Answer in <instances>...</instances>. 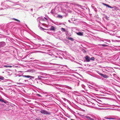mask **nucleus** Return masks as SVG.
<instances>
[{
    "label": "nucleus",
    "instance_id": "nucleus-1",
    "mask_svg": "<svg viewBox=\"0 0 120 120\" xmlns=\"http://www.w3.org/2000/svg\"><path fill=\"white\" fill-rule=\"evenodd\" d=\"M14 25L12 24V22L8 23L6 25H1L0 26V29L3 31L7 32L8 31V29H11L13 27Z\"/></svg>",
    "mask_w": 120,
    "mask_h": 120
},
{
    "label": "nucleus",
    "instance_id": "nucleus-2",
    "mask_svg": "<svg viewBox=\"0 0 120 120\" xmlns=\"http://www.w3.org/2000/svg\"><path fill=\"white\" fill-rule=\"evenodd\" d=\"M39 73L40 75H38V78L36 79L48 82L49 77L45 76L46 75V74L42 73Z\"/></svg>",
    "mask_w": 120,
    "mask_h": 120
},
{
    "label": "nucleus",
    "instance_id": "nucleus-3",
    "mask_svg": "<svg viewBox=\"0 0 120 120\" xmlns=\"http://www.w3.org/2000/svg\"><path fill=\"white\" fill-rule=\"evenodd\" d=\"M88 87L90 88L93 89L94 91H100V88L98 86H92L89 85L88 86Z\"/></svg>",
    "mask_w": 120,
    "mask_h": 120
},
{
    "label": "nucleus",
    "instance_id": "nucleus-4",
    "mask_svg": "<svg viewBox=\"0 0 120 120\" xmlns=\"http://www.w3.org/2000/svg\"><path fill=\"white\" fill-rule=\"evenodd\" d=\"M10 2H12L14 4H16L19 3V2L18 1L16 3H15L9 0H7L4 1V2H2L1 4V6H3L4 5H6V6L8 5H11Z\"/></svg>",
    "mask_w": 120,
    "mask_h": 120
},
{
    "label": "nucleus",
    "instance_id": "nucleus-5",
    "mask_svg": "<svg viewBox=\"0 0 120 120\" xmlns=\"http://www.w3.org/2000/svg\"><path fill=\"white\" fill-rule=\"evenodd\" d=\"M59 87L60 88H59L60 90H61L62 91H63V90H65V88L71 90L72 89V88L71 87L68 86L64 85H59Z\"/></svg>",
    "mask_w": 120,
    "mask_h": 120
},
{
    "label": "nucleus",
    "instance_id": "nucleus-6",
    "mask_svg": "<svg viewBox=\"0 0 120 120\" xmlns=\"http://www.w3.org/2000/svg\"><path fill=\"white\" fill-rule=\"evenodd\" d=\"M40 112L41 113L44 115H50L51 114L50 112L43 109L41 110Z\"/></svg>",
    "mask_w": 120,
    "mask_h": 120
},
{
    "label": "nucleus",
    "instance_id": "nucleus-7",
    "mask_svg": "<svg viewBox=\"0 0 120 120\" xmlns=\"http://www.w3.org/2000/svg\"><path fill=\"white\" fill-rule=\"evenodd\" d=\"M6 45L4 41L0 42V49H2L1 50L3 49V48H1V47H4Z\"/></svg>",
    "mask_w": 120,
    "mask_h": 120
},
{
    "label": "nucleus",
    "instance_id": "nucleus-8",
    "mask_svg": "<svg viewBox=\"0 0 120 120\" xmlns=\"http://www.w3.org/2000/svg\"><path fill=\"white\" fill-rule=\"evenodd\" d=\"M83 116H84V117H85L88 120H98V119H96L95 118H90L89 116H86L84 115H83Z\"/></svg>",
    "mask_w": 120,
    "mask_h": 120
},
{
    "label": "nucleus",
    "instance_id": "nucleus-9",
    "mask_svg": "<svg viewBox=\"0 0 120 120\" xmlns=\"http://www.w3.org/2000/svg\"><path fill=\"white\" fill-rule=\"evenodd\" d=\"M19 77L22 76V77H26V78H30L31 79H32V78H33V79L34 78V77L32 76H30V75H19Z\"/></svg>",
    "mask_w": 120,
    "mask_h": 120
},
{
    "label": "nucleus",
    "instance_id": "nucleus-10",
    "mask_svg": "<svg viewBox=\"0 0 120 120\" xmlns=\"http://www.w3.org/2000/svg\"><path fill=\"white\" fill-rule=\"evenodd\" d=\"M0 101L2 103L4 102L5 104H7L8 103V102L7 101H5L3 98L1 99L0 98Z\"/></svg>",
    "mask_w": 120,
    "mask_h": 120
},
{
    "label": "nucleus",
    "instance_id": "nucleus-11",
    "mask_svg": "<svg viewBox=\"0 0 120 120\" xmlns=\"http://www.w3.org/2000/svg\"><path fill=\"white\" fill-rule=\"evenodd\" d=\"M86 60L87 62H89L90 61V58L88 56H86L85 57Z\"/></svg>",
    "mask_w": 120,
    "mask_h": 120
},
{
    "label": "nucleus",
    "instance_id": "nucleus-12",
    "mask_svg": "<svg viewBox=\"0 0 120 120\" xmlns=\"http://www.w3.org/2000/svg\"><path fill=\"white\" fill-rule=\"evenodd\" d=\"M76 33L77 35L80 36H82L83 35V32H76Z\"/></svg>",
    "mask_w": 120,
    "mask_h": 120
},
{
    "label": "nucleus",
    "instance_id": "nucleus-13",
    "mask_svg": "<svg viewBox=\"0 0 120 120\" xmlns=\"http://www.w3.org/2000/svg\"><path fill=\"white\" fill-rule=\"evenodd\" d=\"M11 19L14 20L16 21L17 22V23L18 24L20 22V21L18 20L17 19H16L14 18H12Z\"/></svg>",
    "mask_w": 120,
    "mask_h": 120
},
{
    "label": "nucleus",
    "instance_id": "nucleus-14",
    "mask_svg": "<svg viewBox=\"0 0 120 120\" xmlns=\"http://www.w3.org/2000/svg\"><path fill=\"white\" fill-rule=\"evenodd\" d=\"M61 30L63 32H65V34H67V33L68 32V31L65 30V29L63 28H62L61 29Z\"/></svg>",
    "mask_w": 120,
    "mask_h": 120
},
{
    "label": "nucleus",
    "instance_id": "nucleus-15",
    "mask_svg": "<svg viewBox=\"0 0 120 120\" xmlns=\"http://www.w3.org/2000/svg\"><path fill=\"white\" fill-rule=\"evenodd\" d=\"M105 118L107 119L111 120V119H115L116 118H114L111 117H105Z\"/></svg>",
    "mask_w": 120,
    "mask_h": 120
},
{
    "label": "nucleus",
    "instance_id": "nucleus-16",
    "mask_svg": "<svg viewBox=\"0 0 120 120\" xmlns=\"http://www.w3.org/2000/svg\"><path fill=\"white\" fill-rule=\"evenodd\" d=\"M55 11V9H52L50 13L52 15H54L55 14L54 11Z\"/></svg>",
    "mask_w": 120,
    "mask_h": 120
},
{
    "label": "nucleus",
    "instance_id": "nucleus-17",
    "mask_svg": "<svg viewBox=\"0 0 120 120\" xmlns=\"http://www.w3.org/2000/svg\"><path fill=\"white\" fill-rule=\"evenodd\" d=\"M82 87L83 88L84 90H86V86L83 84H82L81 85Z\"/></svg>",
    "mask_w": 120,
    "mask_h": 120
},
{
    "label": "nucleus",
    "instance_id": "nucleus-18",
    "mask_svg": "<svg viewBox=\"0 0 120 120\" xmlns=\"http://www.w3.org/2000/svg\"><path fill=\"white\" fill-rule=\"evenodd\" d=\"M55 30V27L52 26H51L50 29V30Z\"/></svg>",
    "mask_w": 120,
    "mask_h": 120
},
{
    "label": "nucleus",
    "instance_id": "nucleus-19",
    "mask_svg": "<svg viewBox=\"0 0 120 120\" xmlns=\"http://www.w3.org/2000/svg\"><path fill=\"white\" fill-rule=\"evenodd\" d=\"M101 76L106 79H107L108 77V76L105 74H102Z\"/></svg>",
    "mask_w": 120,
    "mask_h": 120
},
{
    "label": "nucleus",
    "instance_id": "nucleus-20",
    "mask_svg": "<svg viewBox=\"0 0 120 120\" xmlns=\"http://www.w3.org/2000/svg\"><path fill=\"white\" fill-rule=\"evenodd\" d=\"M46 96L48 98H49L50 100H51L52 99V97L50 95H46Z\"/></svg>",
    "mask_w": 120,
    "mask_h": 120
},
{
    "label": "nucleus",
    "instance_id": "nucleus-21",
    "mask_svg": "<svg viewBox=\"0 0 120 120\" xmlns=\"http://www.w3.org/2000/svg\"><path fill=\"white\" fill-rule=\"evenodd\" d=\"M109 8H110L113 9L115 10H116L117 9V7L115 6H114L113 7H112L110 6Z\"/></svg>",
    "mask_w": 120,
    "mask_h": 120
},
{
    "label": "nucleus",
    "instance_id": "nucleus-22",
    "mask_svg": "<svg viewBox=\"0 0 120 120\" xmlns=\"http://www.w3.org/2000/svg\"><path fill=\"white\" fill-rule=\"evenodd\" d=\"M68 39L70 40H71V41H74V39L68 37Z\"/></svg>",
    "mask_w": 120,
    "mask_h": 120
},
{
    "label": "nucleus",
    "instance_id": "nucleus-23",
    "mask_svg": "<svg viewBox=\"0 0 120 120\" xmlns=\"http://www.w3.org/2000/svg\"><path fill=\"white\" fill-rule=\"evenodd\" d=\"M103 5H105V6L107 7H109V8L110 7V6H109V5H108L107 4H105V3H103Z\"/></svg>",
    "mask_w": 120,
    "mask_h": 120
},
{
    "label": "nucleus",
    "instance_id": "nucleus-24",
    "mask_svg": "<svg viewBox=\"0 0 120 120\" xmlns=\"http://www.w3.org/2000/svg\"><path fill=\"white\" fill-rule=\"evenodd\" d=\"M4 77L1 76H0V81L1 80H4Z\"/></svg>",
    "mask_w": 120,
    "mask_h": 120
},
{
    "label": "nucleus",
    "instance_id": "nucleus-25",
    "mask_svg": "<svg viewBox=\"0 0 120 120\" xmlns=\"http://www.w3.org/2000/svg\"><path fill=\"white\" fill-rule=\"evenodd\" d=\"M4 67L11 68L12 66L10 65H5L3 66Z\"/></svg>",
    "mask_w": 120,
    "mask_h": 120
},
{
    "label": "nucleus",
    "instance_id": "nucleus-26",
    "mask_svg": "<svg viewBox=\"0 0 120 120\" xmlns=\"http://www.w3.org/2000/svg\"><path fill=\"white\" fill-rule=\"evenodd\" d=\"M100 46H103L105 47L107 46V45L105 44H100L99 45Z\"/></svg>",
    "mask_w": 120,
    "mask_h": 120
},
{
    "label": "nucleus",
    "instance_id": "nucleus-27",
    "mask_svg": "<svg viewBox=\"0 0 120 120\" xmlns=\"http://www.w3.org/2000/svg\"><path fill=\"white\" fill-rule=\"evenodd\" d=\"M40 30H48L47 29H45L44 28H42V27H40Z\"/></svg>",
    "mask_w": 120,
    "mask_h": 120
},
{
    "label": "nucleus",
    "instance_id": "nucleus-28",
    "mask_svg": "<svg viewBox=\"0 0 120 120\" xmlns=\"http://www.w3.org/2000/svg\"><path fill=\"white\" fill-rule=\"evenodd\" d=\"M94 57H92L90 58V60H91L94 61Z\"/></svg>",
    "mask_w": 120,
    "mask_h": 120
},
{
    "label": "nucleus",
    "instance_id": "nucleus-29",
    "mask_svg": "<svg viewBox=\"0 0 120 120\" xmlns=\"http://www.w3.org/2000/svg\"><path fill=\"white\" fill-rule=\"evenodd\" d=\"M57 17L61 18H62V16L60 15H58L57 16Z\"/></svg>",
    "mask_w": 120,
    "mask_h": 120
},
{
    "label": "nucleus",
    "instance_id": "nucleus-30",
    "mask_svg": "<svg viewBox=\"0 0 120 120\" xmlns=\"http://www.w3.org/2000/svg\"><path fill=\"white\" fill-rule=\"evenodd\" d=\"M7 6V8H12L11 7L9 6V5Z\"/></svg>",
    "mask_w": 120,
    "mask_h": 120
},
{
    "label": "nucleus",
    "instance_id": "nucleus-31",
    "mask_svg": "<svg viewBox=\"0 0 120 120\" xmlns=\"http://www.w3.org/2000/svg\"><path fill=\"white\" fill-rule=\"evenodd\" d=\"M76 5L78 7H80L81 8V7H82V6L79 5L78 4H77Z\"/></svg>",
    "mask_w": 120,
    "mask_h": 120
},
{
    "label": "nucleus",
    "instance_id": "nucleus-32",
    "mask_svg": "<svg viewBox=\"0 0 120 120\" xmlns=\"http://www.w3.org/2000/svg\"><path fill=\"white\" fill-rule=\"evenodd\" d=\"M19 5V4H13V5H11V6L13 7L15 5Z\"/></svg>",
    "mask_w": 120,
    "mask_h": 120
},
{
    "label": "nucleus",
    "instance_id": "nucleus-33",
    "mask_svg": "<svg viewBox=\"0 0 120 120\" xmlns=\"http://www.w3.org/2000/svg\"><path fill=\"white\" fill-rule=\"evenodd\" d=\"M43 45V46H44V47L45 48H47V45Z\"/></svg>",
    "mask_w": 120,
    "mask_h": 120
},
{
    "label": "nucleus",
    "instance_id": "nucleus-34",
    "mask_svg": "<svg viewBox=\"0 0 120 120\" xmlns=\"http://www.w3.org/2000/svg\"><path fill=\"white\" fill-rule=\"evenodd\" d=\"M79 81H78V82H77V84L76 85L78 86L79 85Z\"/></svg>",
    "mask_w": 120,
    "mask_h": 120
},
{
    "label": "nucleus",
    "instance_id": "nucleus-35",
    "mask_svg": "<svg viewBox=\"0 0 120 120\" xmlns=\"http://www.w3.org/2000/svg\"><path fill=\"white\" fill-rule=\"evenodd\" d=\"M52 3H48L47 4V5L49 6V4H52Z\"/></svg>",
    "mask_w": 120,
    "mask_h": 120
},
{
    "label": "nucleus",
    "instance_id": "nucleus-36",
    "mask_svg": "<svg viewBox=\"0 0 120 120\" xmlns=\"http://www.w3.org/2000/svg\"><path fill=\"white\" fill-rule=\"evenodd\" d=\"M36 95L40 97H41V95L40 94H37Z\"/></svg>",
    "mask_w": 120,
    "mask_h": 120
},
{
    "label": "nucleus",
    "instance_id": "nucleus-37",
    "mask_svg": "<svg viewBox=\"0 0 120 120\" xmlns=\"http://www.w3.org/2000/svg\"><path fill=\"white\" fill-rule=\"evenodd\" d=\"M69 4H70L71 5H73V4H72V3H68V5Z\"/></svg>",
    "mask_w": 120,
    "mask_h": 120
},
{
    "label": "nucleus",
    "instance_id": "nucleus-38",
    "mask_svg": "<svg viewBox=\"0 0 120 120\" xmlns=\"http://www.w3.org/2000/svg\"><path fill=\"white\" fill-rule=\"evenodd\" d=\"M105 18L107 20H108L109 17H108L107 16H106Z\"/></svg>",
    "mask_w": 120,
    "mask_h": 120
},
{
    "label": "nucleus",
    "instance_id": "nucleus-39",
    "mask_svg": "<svg viewBox=\"0 0 120 120\" xmlns=\"http://www.w3.org/2000/svg\"><path fill=\"white\" fill-rule=\"evenodd\" d=\"M98 74L100 75L101 76H102V75L103 74L101 73H100V72H99V73H98Z\"/></svg>",
    "mask_w": 120,
    "mask_h": 120
},
{
    "label": "nucleus",
    "instance_id": "nucleus-40",
    "mask_svg": "<svg viewBox=\"0 0 120 120\" xmlns=\"http://www.w3.org/2000/svg\"><path fill=\"white\" fill-rule=\"evenodd\" d=\"M17 84H19V85H22L23 84L21 82L18 83H17Z\"/></svg>",
    "mask_w": 120,
    "mask_h": 120
},
{
    "label": "nucleus",
    "instance_id": "nucleus-41",
    "mask_svg": "<svg viewBox=\"0 0 120 120\" xmlns=\"http://www.w3.org/2000/svg\"><path fill=\"white\" fill-rule=\"evenodd\" d=\"M36 120H41L40 118H36Z\"/></svg>",
    "mask_w": 120,
    "mask_h": 120
},
{
    "label": "nucleus",
    "instance_id": "nucleus-42",
    "mask_svg": "<svg viewBox=\"0 0 120 120\" xmlns=\"http://www.w3.org/2000/svg\"><path fill=\"white\" fill-rule=\"evenodd\" d=\"M56 88L60 90V89L58 88H60L59 87V85L58 86H57V87H56Z\"/></svg>",
    "mask_w": 120,
    "mask_h": 120
},
{
    "label": "nucleus",
    "instance_id": "nucleus-43",
    "mask_svg": "<svg viewBox=\"0 0 120 120\" xmlns=\"http://www.w3.org/2000/svg\"><path fill=\"white\" fill-rule=\"evenodd\" d=\"M41 22H40V21H39V25L38 26V27H40V24H41Z\"/></svg>",
    "mask_w": 120,
    "mask_h": 120
},
{
    "label": "nucleus",
    "instance_id": "nucleus-44",
    "mask_svg": "<svg viewBox=\"0 0 120 120\" xmlns=\"http://www.w3.org/2000/svg\"><path fill=\"white\" fill-rule=\"evenodd\" d=\"M106 39H104V40H101V41H102L103 42H104L105 41H106Z\"/></svg>",
    "mask_w": 120,
    "mask_h": 120
},
{
    "label": "nucleus",
    "instance_id": "nucleus-45",
    "mask_svg": "<svg viewBox=\"0 0 120 120\" xmlns=\"http://www.w3.org/2000/svg\"><path fill=\"white\" fill-rule=\"evenodd\" d=\"M29 1V0H25L24 1V2H28Z\"/></svg>",
    "mask_w": 120,
    "mask_h": 120
},
{
    "label": "nucleus",
    "instance_id": "nucleus-46",
    "mask_svg": "<svg viewBox=\"0 0 120 120\" xmlns=\"http://www.w3.org/2000/svg\"><path fill=\"white\" fill-rule=\"evenodd\" d=\"M100 105H98L99 106L102 107L103 105H101V104H100Z\"/></svg>",
    "mask_w": 120,
    "mask_h": 120
},
{
    "label": "nucleus",
    "instance_id": "nucleus-47",
    "mask_svg": "<svg viewBox=\"0 0 120 120\" xmlns=\"http://www.w3.org/2000/svg\"><path fill=\"white\" fill-rule=\"evenodd\" d=\"M94 11H96V8H94Z\"/></svg>",
    "mask_w": 120,
    "mask_h": 120
},
{
    "label": "nucleus",
    "instance_id": "nucleus-48",
    "mask_svg": "<svg viewBox=\"0 0 120 120\" xmlns=\"http://www.w3.org/2000/svg\"><path fill=\"white\" fill-rule=\"evenodd\" d=\"M44 18L46 20H47L48 19H47L45 17H44Z\"/></svg>",
    "mask_w": 120,
    "mask_h": 120
},
{
    "label": "nucleus",
    "instance_id": "nucleus-49",
    "mask_svg": "<svg viewBox=\"0 0 120 120\" xmlns=\"http://www.w3.org/2000/svg\"><path fill=\"white\" fill-rule=\"evenodd\" d=\"M92 6V8H93L94 9V8H95V7H94V6Z\"/></svg>",
    "mask_w": 120,
    "mask_h": 120
},
{
    "label": "nucleus",
    "instance_id": "nucleus-50",
    "mask_svg": "<svg viewBox=\"0 0 120 120\" xmlns=\"http://www.w3.org/2000/svg\"><path fill=\"white\" fill-rule=\"evenodd\" d=\"M1 49H0V53L1 52V51H2L1 50Z\"/></svg>",
    "mask_w": 120,
    "mask_h": 120
},
{
    "label": "nucleus",
    "instance_id": "nucleus-51",
    "mask_svg": "<svg viewBox=\"0 0 120 120\" xmlns=\"http://www.w3.org/2000/svg\"><path fill=\"white\" fill-rule=\"evenodd\" d=\"M98 9H99V11H100V10H101V8H98Z\"/></svg>",
    "mask_w": 120,
    "mask_h": 120
},
{
    "label": "nucleus",
    "instance_id": "nucleus-52",
    "mask_svg": "<svg viewBox=\"0 0 120 120\" xmlns=\"http://www.w3.org/2000/svg\"><path fill=\"white\" fill-rule=\"evenodd\" d=\"M43 7V6H42V7H39V9H40V8H41V7Z\"/></svg>",
    "mask_w": 120,
    "mask_h": 120
},
{
    "label": "nucleus",
    "instance_id": "nucleus-53",
    "mask_svg": "<svg viewBox=\"0 0 120 120\" xmlns=\"http://www.w3.org/2000/svg\"><path fill=\"white\" fill-rule=\"evenodd\" d=\"M68 21L69 22H70V20H68Z\"/></svg>",
    "mask_w": 120,
    "mask_h": 120
},
{
    "label": "nucleus",
    "instance_id": "nucleus-54",
    "mask_svg": "<svg viewBox=\"0 0 120 120\" xmlns=\"http://www.w3.org/2000/svg\"><path fill=\"white\" fill-rule=\"evenodd\" d=\"M40 18V20L41 21V20L42 19H41V18Z\"/></svg>",
    "mask_w": 120,
    "mask_h": 120
},
{
    "label": "nucleus",
    "instance_id": "nucleus-55",
    "mask_svg": "<svg viewBox=\"0 0 120 120\" xmlns=\"http://www.w3.org/2000/svg\"><path fill=\"white\" fill-rule=\"evenodd\" d=\"M33 10V9H31V11H32Z\"/></svg>",
    "mask_w": 120,
    "mask_h": 120
},
{
    "label": "nucleus",
    "instance_id": "nucleus-56",
    "mask_svg": "<svg viewBox=\"0 0 120 120\" xmlns=\"http://www.w3.org/2000/svg\"><path fill=\"white\" fill-rule=\"evenodd\" d=\"M39 18H38L37 19V20H38V19ZM39 18H40V17H39Z\"/></svg>",
    "mask_w": 120,
    "mask_h": 120
},
{
    "label": "nucleus",
    "instance_id": "nucleus-57",
    "mask_svg": "<svg viewBox=\"0 0 120 120\" xmlns=\"http://www.w3.org/2000/svg\"><path fill=\"white\" fill-rule=\"evenodd\" d=\"M47 55H50L49 54H47Z\"/></svg>",
    "mask_w": 120,
    "mask_h": 120
},
{
    "label": "nucleus",
    "instance_id": "nucleus-58",
    "mask_svg": "<svg viewBox=\"0 0 120 120\" xmlns=\"http://www.w3.org/2000/svg\"><path fill=\"white\" fill-rule=\"evenodd\" d=\"M71 120H75L72 119H71Z\"/></svg>",
    "mask_w": 120,
    "mask_h": 120
},
{
    "label": "nucleus",
    "instance_id": "nucleus-59",
    "mask_svg": "<svg viewBox=\"0 0 120 120\" xmlns=\"http://www.w3.org/2000/svg\"><path fill=\"white\" fill-rule=\"evenodd\" d=\"M68 33V32H67V34H66L67 35V34Z\"/></svg>",
    "mask_w": 120,
    "mask_h": 120
},
{
    "label": "nucleus",
    "instance_id": "nucleus-60",
    "mask_svg": "<svg viewBox=\"0 0 120 120\" xmlns=\"http://www.w3.org/2000/svg\"><path fill=\"white\" fill-rule=\"evenodd\" d=\"M42 20H44V19H43Z\"/></svg>",
    "mask_w": 120,
    "mask_h": 120
},
{
    "label": "nucleus",
    "instance_id": "nucleus-61",
    "mask_svg": "<svg viewBox=\"0 0 120 120\" xmlns=\"http://www.w3.org/2000/svg\"><path fill=\"white\" fill-rule=\"evenodd\" d=\"M25 81H26V80H25Z\"/></svg>",
    "mask_w": 120,
    "mask_h": 120
}]
</instances>
